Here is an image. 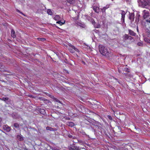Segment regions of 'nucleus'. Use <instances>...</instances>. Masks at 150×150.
Instances as JSON below:
<instances>
[{
  "label": "nucleus",
  "mask_w": 150,
  "mask_h": 150,
  "mask_svg": "<svg viewBox=\"0 0 150 150\" xmlns=\"http://www.w3.org/2000/svg\"><path fill=\"white\" fill-rule=\"evenodd\" d=\"M101 11L103 14H106V10L104 8H103L101 9Z\"/></svg>",
  "instance_id": "nucleus-25"
},
{
  "label": "nucleus",
  "mask_w": 150,
  "mask_h": 150,
  "mask_svg": "<svg viewBox=\"0 0 150 150\" xmlns=\"http://www.w3.org/2000/svg\"><path fill=\"white\" fill-rule=\"evenodd\" d=\"M25 150H28L27 149H25Z\"/></svg>",
  "instance_id": "nucleus-44"
},
{
  "label": "nucleus",
  "mask_w": 150,
  "mask_h": 150,
  "mask_svg": "<svg viewBox=\"0 0 150 150\" xmlns=\"http://www.w3.org/2000/svg\"><path fill=\"white\" fill-rule=\"evenodd\" d=\"M68 3L70 4H74L75 3L76 0H67Z\"/></svg>",
  "instance_id": "nucleus-14"
},
{
  "label": "nucleus",
  "mask_w": 150,
  "mask_h": 150,
  "mask_svg": "<svg viewBox=\"0 0 150 150\" xmlns=\"http://www.w3.org/2000/svg\"><path fill=\"white\" fill-rule=\"evenodd\" d=\"M147 36L150 38V32L148 33Z\"/></svg>",
  "instance_id": "nucleus-34"
},
{
  "label": "nucleus",
  "mask_w": 150,
  "mask_h": 150,
  "mask_svg": "<svg viewBox=\"0 0 150 150\" xmlns=\"http://www.w3.org/2000/svg\"><path fill=\"white\" fill-rule=\"evenodd\" d=\"M99 52L100 53L103 55L109 57H112V53L110 52L109 49H108L105 46L102 45H99Z\"/></svg>",
  "instance_id": "nucleus-1"
},
{
  "label": "nucleus",
  "mask_w": 150,
  "mask_h": 150,
  "mask_svg": "<svg viewBox=\"0 0 150 150\" xmlns=\"http://www.w3.org/2000/svg\"><path fill=\"white\" fill-rule=\"evenodd\" d=\"M37 39L39 41H44L46 40V39L44 38H37Z\"/></svg>",
  "instance_id": "nucleus-24"
},
{
  "label": "nucleus",
  "mask_w": 150,
  "mask_h": 150,
  "mask_svg": "<svg viewBox=\"0 0 150 150\" xmlns=\"http://www.w3.org/2000/svg\"><path fill=\"white\" fill-rule=\"evenodd\" d=\"M123 40V41L125 42L127 40L129 39L130 40H132L133 39V38L130 36H129L127 34H125L122 37Z\"/></svg>",
  "instance_id": "nucleus-3"
},
{
  "label": "nucleus",
  "mask_w": 150,
  "mask_h": 150,
  "mask_svg": "<svg viewBox=\"0 0 150 150\" xmlns=\"http://www.w3.org/2000/svg\"><path fill=\"white\" fill-rule=\"evenodd\" d=\"M66 124L67 125L71 127H72L75 125L74 123L71 122H67L66 123Z\"/></svg>",
  "instance_id": "nucleus-9"
},
{
  "label": "nucleus",
  "mask_w": 150,
  "mask_h": 150,
  "mask_svg": "<svg viewBox=\"0 0 150 150\" xmlns=\"http://www.w3.org/2000/svg\"><path fill=\"white\" fill-rule=\"evenodd\" d=\"M70 118H68V119H67L69 120H70Z\"/></svg>",
  "instance_id": "nucleus-43"
},
{
  "label": "nucleus",
  "mask_w": 150,
  "mask_h": 150,
  "mask_svg": "<svg viewBox=\"0 0 150 150\" xmlns=\"http://www.w3.org/2000/svg\"><path fill=\"white\" fill-rule=\"evenodd\" d=\"M125 69L126 70V71H127L128 72H129V71L128 70V68L126 69Z\"/></svg>",
  "instance_id": "nucleus-39"
},
{
  "label": "nucleus",
  "mask_w": 150,
  "mask_h": 150,
  "mask_svg": "<svg viewBox=\"0 0 150 150\" xmlns=\"http://www.w3.org/2000/svg\"><path fill=\"white\" fill-rule=\"evenodd\" d=\"M54 100L57 103H58L60 104H62L61 102L60 101H59L58 99L57 98H54Z\"/></svg>",
  "instance_id": "nucleus-23"
},
{
  "label": "nucleus",
  "mask_w": 150,
  "mask_h": 150,
  "mask_svg": "<svg viewBox=\"0 0 150 150\" xmlns=\"http://www.w3.org/2000/svg\"><path fill=\"white\" fill-rule=\"evenodd\" d=\"M107 117L109 120H112V117H111V116L110 115H108L107 116Z\"/></svg>",
  "instance_id": "nucleus-32"
},
{
  "label": "nucleus",
  "mask_w": 150,
  "mask_h": 150,
  "mask_svg": "<svg viewBox=\"0 0 150 150\" xmlns=\"http://www.w3.org/2000/svg\"><path fill=\"white\" fill-rule=\"evenodd\" d=\"M119 149H120V150H122V149L123 148H122V147H120V148H119Z\"/></svg>",
  "instance_id": "nucleus-41"
},
{
  "label": "nucleus",
  "mask_w": 150,
  "mask_h": 150,
  "mask_svg": "<svg viewBox=\"0 0 150 150\" xmlns=\"http://www.w3.org/2000/svg\"><path fill=\"white\" fill-rule=\"evenodd\" d=\"M8 99V97H5V98H3L2 99V100L4 101H6V100H7Z\"/></svg>",
  "instance_id": "nucleus-29"
},
{
  "label": "nucleus",
  "mask_w": 150,
  "mask_h": 150,
  "mask_svg": "<svg viewBox=\"0 0 150 150\" xmlns=\"http://www.w3.org/2000/svg\"><path fill=\"white\" fill-rule=\"evenodd\" d=\"M146 21L147 22H149V23H150V19H146Z\"/></svg>",
  "instance_id": "nucleus-35"
},
{
  "label": "nucleus",
  "mask_w": 150,
  "mask_h": 150,
  "mask_svg": "<svg viewBox=\"0 0 150 150\" xmlns=\"http://www.w3.org/2000/svg\"><path fill=\"white\" fill-rule=\"evenodd\" d=\"M56 23L59 24H60V25L61 24V22L60 21H57Z\"/></svg>",
  "instance_id": "nucleus-33"
},
{
  "label": "nucleus",
  "mask_w": 150,
  "mask_h": 150,
  "mask_svg": "<svg viewBox=\"0 0 150 150\" xmlns=\"http://www.w3.org/2000/svg\"><path fill=\"white\" fill-rule=\"evenodd\" d=\"M78 25L80 26V27L83 28H85L86 26L85 24L81 23H78L77 24Z\"/></svg>",
  "instance_id": "nucleus-19"
},
{
  "label": "nucleus",
  "mask_w": 150,
  "mask_h": 150,
  "mask_svg": "<svg viewBox=\"0 0 150 150\" xmlns=\"http://www.w3.org/2000/svg\"><path fill=\"white\" fill-rule=\"evenodd\" d=\"M121 11V21L122 23H124L125 22V18L126 13L124 11L122 10Z\"/></svg>",
  "instance_id": "nucleus-6"
},
{
  "label": "nucleus",
  "mask_w": 150,
  "mask_h": 150,
  "mask_svg": "<svg viewBox=\"0 0 150 150\" xmlns=\"http://www.w3.org/2000/svg\"><path fill=\"white\" fill-rule=\"evenodd\" d=\"M138 28H137V31H138Z\"/></svg>",
  "instance_id": "nucleus-47"
},
{
  "label": "nucleus",
  "mask_w": 150,
  "mask_h": 150,
  "mask_svg": "<svg viewBox=\"0 0 150 150\" xmlns=\"http://www.w3.org/2000/svg\"><path fill=\"white\" fill-rule=\"evenodd\" d=\"M3 128L4 130L6 131L7 132H9L11 131V128L7 125H4L3 126Z\"/></svg>",
  "instance_id": "nucleus-7"
},
{
  "label": "nucleus",
  "mask_w": 150,
  "mask_h": 150,
  "mask_svg": "<svg viewBox=\"0 0 150 150\" xmlns=\"http://www.w3.org/2000/svg\"><path fill=\"white\" fill-rule=\"evenodd\" d=\"M81 149L86 150L84 148H81L80 149L79 146H76L75 144H74L71 145V146L69 148V150H80Z\"/></svg>",
  "instance_id": "nucleus-2"
},
{
  "label": "nucleus",
  "mask_w": 150,
  "mask_h": 150,
  "mask_svg": "<svg viewBox=\"0 0 150 150\" xmlns=\"http://www.w3.org/2000/svg\"><path fill=\"white\" fill-rule=\"evenodd\" d=\"M119 71L120 73H121L120 71L119 70Z\"/></svg>",
  "instance_id": "nucleus-45"
},
{
  "label": "nucleus",
  "mask_w": 150,
  "mask_h": 150,
  "mask_svg": "<svg viewBox=\"0 0 150 150\" xmlns=\"http://www.w3.org/2000/svg\"><path fill=\"white\" fill-rule=\"evenodd\" d=\"M129 33L132 36H135L136 35V33L134 32L133 31L130 29L128 30Z\"/></svg>",
  "instance_id": "nucleus-11"
},
{
  "label": "nucleus",
  "mask_w": 150,
  "mask_h": 150,
  "mask_svg": "<svg viewBox=\"0 0 150 150\" xmlns=\"http://www.w3.org/2000/svg\"><path fill=\"white\" fill-rule=\"evenodd\" d=\"M11 37L13 38L16 37V36L15 32L14 30L13 29H12L11 30Z\"/></svg>",
  "instance_id": "nucleus-10"
},
{
  "label": "nucleus",
  "mask_w": 150,
  "mask_h": 150,
  "mask_svg": "<svg viewBox=\"0 0 150 150\" xmlns=\"http://www.w3.org/2000/svg\"><path fill=\"white\" fill-rule=\"evenodd\" d=\"M140 16L139 13H137V14L136 16V21L137 22H139V18L140 17Z\"/></svg>",
  "instance_id": "nucleus-15"
},
{
  "label": "nucleus",
  "mask_w": 150,
  "mask_h": 150,
  "mask_svg": "<svg viewBox=\"0 0 150 150\" xmlns=\"http://www.w3.org/2000/svg\"><path fill=\"white\" fill-rule=\"evenodd\" d=\"M47 12L49 15H52V11L50 9H48L47 10Z\"/></svg>",
  "instance_id": "nucleus-21"
},
{
  "label": "nucleus",
  "mask_w": 150,
  "mask_h": 150,
  "mask_svg": "<svg viewBox=\"0 0 150 150\" xmlns=\"http://www.w3.org/2000/svg\"><path fill=\"white\" fill-rule=\"evenodd\" d=\"M16 11L17 12H18L19 13H20L22 15H24V16H25V15L24 14H23V13H22V12H21V11H20V10H19L18 9H17L16 10Z\"/></svg>",
  "instance_id": "nucleus-30"
},
{
  "label": "nucleus",
  "mask_w": 150,
  "mask_h": 150,
  "mask_svg": "<svg viewBox=\"0 0 150 150\" xmlns=\"http://www.w3.org/2000/svg\"><path fill=\"white\" fill-rule=\"evenodd\" d=\"M72 47H73V48H74V51H75L78 52H79V51L78 50V49H77V48H76L74 46H72Z\"/></svg>",
  "instance_id": "nucleus-28"
},
{
  "label": "nucleus",
  "mask_w": 150,
  "mask_h": 150,
  "mask_svg": "<svg viewBox=\"0 0 150 150\" xmlns=\"http://www.w3.org/2000/svg\"><path fill=\"white\" fill-rule=\"evenodd\" d=\"M134 18V13H129V19L131 21H133Z\"/></svg>",
  "instance_id": "nucleus-8"
},
{
  "label": "nucleus",
  "mask_w": 150,
  "mask_h": 150,
  "mask_svg": "<svg viewBox=\"0 0 150 150\" xmlns=\"http://www.w3.org/2000/svg\"><path fill=\"white\" fill-rule=\"evenodd\" d=\"M40 112L43 115H44L45 113V110L43 109H40L39 110Z\"/></svg>",
  "instance_id": "nucleus-18"
},
{
  "label": "nucleus",
  "mask_w": 150,
  "mask_h": 150,
  "mask_svg": "<svg viewBox=\"0 0 150 150\" xmlns=\"http://www.w3.org/2000/svg\"><path fill=\"white\" fill-rule=\"evenodd\" d=\"M137 45L139 46H142L143 45V44L141 42H138L137 43Z\"/></svg>",
  "instance_id": "nucleus-31"
},
{
  "label": "nucleus",
  "mask_w": 150,
  "mask_h": 150,
  "mask_svg": "<svg viewBox=\"0 0 150 150\" xmlns=\"http://www.w3.org/2000/svg\"><path fill=\"white\" fill-rule=\"evenodd\" d=\"M46 129L47 130H50V131H55L57 130V129L56 128H54L49 127H46Z\"/></svg>",
  "instance_id": "nucleus-12"
},
{
  "label": "nucleus",
  "mask_w": 150,
  "mask_h": 150,
  "mask_svg": "<svg viewBox=\"0 0 150 150\" xmlns=\"http://www.w3.org/2000/svg\"><path fill=\"white\" fill-rule=\"evenodd\" d=\"M143 18L144 19H146L149 16V12L146 10H144L143 11Z\"/></svg>",
  "instance_id": "nucleus-4"
},
{
  "label": "nucleus",
  "mask_w": 150,
  "mask_h": 150,
  "mask_svg": "<svg viewBox=\"0 0 150 150\" xmlns=\"http://www.w3.org/2000/svg\"><path fill=\"white\" fill-rule=\"evenodd\" d=\"M65 23V21H64L63 22H61V24L60 25H62L64 24Z\"/></svg>",
  "instance_id": "nucleus-36"
},
{
  "label": "nucleus",
  "mask_w": 150,
  "mask_h": 150,
  "mask_svg": "<svg viewBox=\"0 0 150 150\" xmlns=\"http://www.w3.org/2000/svg\"><path fill=\"white\" fill-rule=\"evenodd\" d=\"M72 46H73L72 45L71 46V47L69 48V50L70 52L73 53L74 52V48H73V47H72Z\"/></svg>",
  "instance_id": "nucleus-16"
},
{
  "label": "nucleus",
  "mask_w": 150,
  "mask_h": 150,
  "mask_svg": "<svg viewBox=\"0 0 150 150\" xmlns=\"http://www.w3.org/2000/svg\"><path fill=\"white\" fill-rule=\"evenodd\" d=\"M2 121V119L1 118H0V123Z\"/></svg>",
  "instance_id": "nucleus-40"
},
{
  "label": "nucleus",
  "mask_w": 150,
  "mask_h": 150,
  "mask_svg": "<svg viewBox=\"0 0 150 150\" xmlns=\"http://www.w3.org/2000/svg\"><path fill=\"white\" fill-rule=\"evenodd\" d=\"M92 8L95 12L97 13H99L100 11L99 7H98L96 6H93Z\"/></svg>",
  "instance_id": "nucleus-5"
},
{
  "label": "nucleus",
  "mask_w": 150,
  "mask_h": 150,
  "mask_svg": "<svg viewBox=\"0 0 150 150\" xmlns=\"http://www.w3.org/2000/svg\"><path fill=\"white\" fill-rule=\"evenodd\" d=\"M112 1H113L114 0H111Z\"/></svg>",
  "instance_id": "nucleus-48"
},
{
  "label": "nucleus",
  "mask_w": 150,
  "mask_h": 150,
  "mask_svg": "<svg viewBox=\"0 0 150 150\" xmlns=\"http://www.w3.org/2000/svg\"><path fill=\"white\" fill-rule=\"evenodd\" d=\"M82 134H83V135H85L86 134V133H85V132H83V133H82Z\"/></svg>",
  "instance_id": "nucleus-42"
},
{
  "label": "nucleus",
  "mask_w": 150,
  "mask_h": 150,
  "mask_svg": "<svg viewBox=\"0 0 150 150\" xmlns=\"http://www.w3.org/2000/svg\"><path fill=\"white\" fill-rule=\"evenodd\" d=\"M55 27L56 28H57L58 29H60V28L58 27L56 25H55Z\"/></svg>",
  "instance_id": "nucleus-38"
},
{
  "label": "nucleus",
  "mask_w": 150,
  "mask_h": 150,
  "mask_svg": "<svg viewBox=\"0 0 150 150\" xmlns=\"http://www.w3.org/2000/svg\"><path fill=\"white\" fill-rule=\"evenodd\" d=\"M144 40L146 42L150 43V40L148 39V38H144Z\"/></svg>",
  "instance_id": "nucleus-22"
},
{
  "label": "nucleus",
  "mask_w": 150,
  "mask_h": 150,
  "mask_svg": "<svg viewBox=\"0 0 150 150\" xmlns=\"http://www.w3.org/2000/svg\"><path fill=\"white\" fill-rule=\"evenodd\" d=\"M65 23V21H64L63 22H61V24L60 25H62L64 24Z\"/></svg>",
  "instance_id": "nucleus-37"
},
{
  "label": "nucleus",
  "mask_w": 150,
  "mask_h": 150,
  "mask_svg": "<svg viewBox=\"0 0 150 150\" xmlns=\"http://www.w3.org/2000/svg\"><path fill=\"white\" fill-rule=\"evenodd\" d=\"M17 137L20 141H22L24 139L23 138L22 136L19 135H17Z\"/></svg>",
  "instance_id": "nucleus-17"
},
{
  "label": "nucleus",
  "mask_w": 150,
  "mask_h": 150,
  "mask_svg": "<svg viewBox=\"0 0 150 150\" xmlns=\"http://www.w3.org/2000/svg\"><path fill=\"white\" fill-rule=\"evenodd\" d=\"M14 126L16 128H18L19 127V125L17 123H15L14 124Z\"/></svg>",
  "instance_id": "nucleus-26"
},
{
  "label": "nucleus",
  "mask_w": 150,
  "mask_h": 150,
  "mask_svg": "<svg viewBox=\"0 0 150 150\" xmlns=\"http://www.w3.org/2000/svg\"><path fill=\"white\" fill-rule=\"evenodd\" d=\"M109 7V5H107L105 6L103 8H104L105 10H106Z\"/></svg>",
  "instance_id": "nucleus-27"
},
{
  "label": "nucleus",
  "mask_w": 150,
  "mask_h": 150,
  "mask_svg": "<svg viewBox=\"0 0 150 150\" xmlns=\"http://www.w3.org/2000/svg\"><path fill=\"white\" fill-rule=\"evenodd\" d=\"M78 143H79L81 144L84 145L86 144L85 142L84 141H82L80 139H78L77 140Z\"/></svg>",
  "instance_id": "nucleus-13"
},
{
  "label": "nucleus",
  "mask_w": 150,
  "mask_h": 150,
  "mask_svg": "<svg viewBox=\"0 0 150 150\" xmlns=\"http://www.w3.org/2000/svg\"><path fill=\"white\" fill-rule=\"evenodd\" d=\"M69 137H71V136H69Z\"/></svg>",
  "instance_id": "nucleus-46"
},
{
  "label": "nucleus",
  "mask_w": 150,
  "mask_h": 150,
  "mask_svg": "<svg viewBox=\"0 0 150 150\" xmlns=\"http://www.w3.org/2000/svg\"><path fill=\"white\" fill-rule=\"evenodd\" d=\"M54 19L56 21L59 20L60 18V17L59 15H56L54 18Z\"/></svg>",
  "instance_id": "nucleus-20"
}]
</instances>
